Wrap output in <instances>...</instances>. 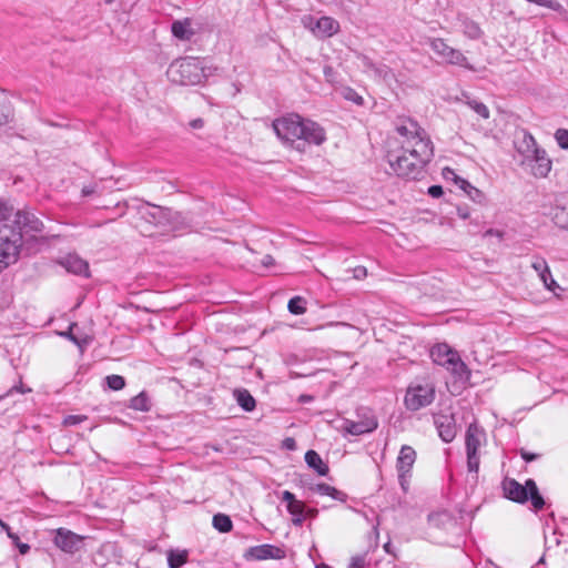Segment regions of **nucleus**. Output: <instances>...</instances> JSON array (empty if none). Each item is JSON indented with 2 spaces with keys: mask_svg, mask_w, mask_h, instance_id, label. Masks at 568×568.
Returning <instances> with one entry per match:
<instances>
[{
  "mask_svg": "<svg viewBox=\"0 0 568 568\" xmlns=\"http://www.w3.org/2000/svg\"><path fill=\"white\" fill-rule=\"evenodd\" d=\"M396 132L398 145L388 150L387 161L398 176L417 180L434 155L433 143L425 129L412 119L397 124Z\"/></svg>",
  "mask_w": 568,
  "mask_h": 568,
  "instance_id": "f257e3e1",
  "label": "nucleus"
},
{
  "mask_svg": "<svg viewBox=\"0 0 568 568\" xmlns=\"http://www.w3.org/2000/svg\"><path fill=\"white\" fill-rule=\"evenodd\" d=\"M276 135L300 152L306 145H321L326 140L325 130L316 122L298 114H288L273 123Z\"/></svg>",
  "mask_w": 568,
  "mask_h": 568,
  "instance_id": "f03ea898",
  "label": "nucleus"
},
{
  "mask_svg": "<svg viewBox=\"0 0 568 568\" xmlns=\"http://www.w3.org/2000/svg\"><path fill=\"white\" fill-rule=\"evenodd\" d=\"M519 166L536 179L547 178L552 162L545 149L540 148L534 135L523 130L514 141Z\"/></svg>",
  "mask_w": 568,
  "mask_h": 568,
  "instance_id": "7ed1b4c3",
  "label": "nucleus"
},
{
  "mask_svg": "<svg viewBox=\"0 0 568 568\" xmlns=\"http://www.w3.org/2000/svg\"><path fill=\"white\" fill-rule=\"evenodd\" d=\"M215 68L205 59L185 57L173 61L168 69L171 82L180 85H197L211 77Z\"/></svg>",
  "mask_w": 568,
  "mask_h": 568,
  "instance_id": "20e7f679",
  "label": "nucleus"
},
{
  "mask_svg": "<svg viewBox=\"0 0 568 568\" xmlns=\"http://www.w3.org/2000/svg\"><path fill=\"white\" fill-rule=\"evenodd\" d=\"M0 221H7L12 229L22 233H39L43 223L31 212L16 209L14 205L4 199H0Z\"/></svg>",
  "mask_w": 568,
  "mask_h": 568,
  "instance_id": "39448f33",
  "label": "nucleus"
},
{
  "mask_svg": "<svg viewBox=\"0 0 568 568\" xmlns=\"http://www.w3.org/2000/svg\"><path fill=\"white\" fill-rule=\"evenodd\" d=\"M503 489L506 498L519 504H525L527 500H530L536 510L541 509L545 505V500L539 494L534 479H527L525 485H521L515 479H506L503 483Z\"/></svg>",
  "mask_w": 568,
  "mask_h": 568,
  "instance_id": "423d86ee",
  "label": "nucleus"
},
{
  "mask_svg": "<svg viewBox=\"0 0 568 568\" xmlns=\"http://www.w3.org/2000/svg\"><path fill=\"white\" fill-rule=\"evenodd\" d=\"M430 357L435 364L446 367L459 381L469 378L466 364L448 344L442 343L432 347Z\"/></svg>",
  "mask_w": 568,
  "mask_h": 568,
  "instance_id": "0eeeda50",
  "label": "nucleus"
},
{
  "mask_svg": "<svg viewBox=\"0 0 568 568\" xmlns=\"http://www.w3.org/2000/svg\"><path fill=\"white\" fill-rule=\"evenodd\" d=\"M22 236L7 221H0V264L3 270L18 260Z\"/></svg>",
  "mask_w": 568,
  "mask_h": 568,
  "instance_id": "6e6552de",
  "label": "nucleus"
},
{
  "mask_svg": "<svg viewBox=\"0 0 568 568\" xmlns=\"http://www.w3.org/2000/svg\"><path fill=\"white\" fill-rule=\"evenodd\" d=\"M435 398V388L430 384H413L405 395V406L408 410L416 412L433 403Z\"/></svg>",
  "mask_w": 568,
  "mask_h": 568,
  "instance_id": "1a4fd4ad",
  "label": "nucleus"
},
{
  "mask_svg": "<svg viewBox=\"0 0 568 568\" xmlns=\"http://www.w3.org/2000/svg\"><path fill=\"white\" fill-rule=\"evenodd\" d=\"M485 439V432L475 423L470 424L466 430L465 444L467 453V468L470 473H477L479 469L478 448Z\"/></svg>",
  "mask_w": 568,
  "mask_h": 568,
  "instance_id": "9d476101",
  "label": "nucleus"
},
{
  "mask_svg": "<svg viewBox=\"0 0 568 568\" xmlns=\"http://www.w3.org/2000/svg\"><path fill=\"white\" fill-rule=\"evenodd\" d=\"M428 45L434 51V53L442 59L443 62L458 65L468 70H474L473 65L469 63L464 53L448 45L444 39L432 38L428 41Z\"/></svg>",
  "mask_w": 568,
  "mask_h": 568,
  "instance_id": "9b49d317",
  "label": "nucleus"
},
{
  "mask_svg": "<svg viewBox=\"0 0 568 568\" xmlns=\"http://www.w3.org/2000/svg\"><path fill=\"white\" fill-rule=\"evenodd\" d=\"M358 420L344 419L342 423V430L352 436H359L374 432L378 422L375 415L366 408L357 412Z\"/></svg>",
  "mask_w": 568,
  "mask_h": 568,
  "instance_id": "f8f14e48",
  "label": "nucleus"
},
{
  "mask_svg": "<svg viewBox=\"0 0 568 568\" xmlns=\"http://www.w3.org/2000/svg\"><path fill=\"white\" fill-rule=\"evenodd\" d=\"M303 24L317 38H331L339 31L338 21L326 16L321 18L307 16L303 19Z\"/></svg>",
  "mask_w": 568,
  "mask_h": 568,
  "instance_id": "ddd939ff",
  "label": "nucleus"
},
{
  "mask_svg": "<svg viewBox=\"0 0 568 568\" xmlns=\"http://www.w3.org/2000/svg\"><path fill=\"white\" fill-rule=\"evenodd\" d=\"M548 215L558 227L568 231V195H556Z\"/></svg>",
  "mask_w": 568,
  "mask_h": 568,
  "instance_id": "4468645a",
  "label": "nucleus"
},
{
  "mask_svg": "<svg viewBox=\"0 0 568 568\" xmlns=\"http://www.w3.org/2000/svg\"><path fill=\"white\" fill-rule=\"evenodd\" d=\"M54 545L64 552L74 554L82 546V537L71 530L59 528L54 537Z\"/></svg>",
  "mask_w": 568,
  "mask_h": 568,
  "instance_id": "2eb2a0df",
  "label": "nucleus"
},
{
  "mask_svg": "<svg viewBox=\"0 0 568 568\" xmlns=\"http://www.w3.org/2000/svg\"><path fill=\"white\" fill-rule=\"evenodd\" d=\"M281 500L286 504V509L292 516L294 526H302L305 520V505L303 501L296 499L295 495L288 490H284Z\"/></svg>",
  "mask_w": 568,
  "mask_h": 568,
  "instance_id": "dca6fc26",
  "label": "nucleus"
},
{
  "mask_svg": "<svg viewBox=\"0 0 568 568\" xmlns=\"http://www.w3.org/2000/svg\"><path fill=\"white\" fill-rule=\"evenodd\" d=\"M245 557L253 560L282 559L285 551L277 546L264 544L248 548Z\"/></svg>",
  "mask_w": 568,
  "mask_h": 568,
  "instance_id": "f3484780",
  "label": "nucleus"
},
{
  "mask_svg": "<svg viewBox=\"0 0 568 568\" xmlns=\"http://www.w3.org/2000/svg\"><path fill=\"white\" fill-rule=\"evenodd\" d=\"M444 176L446 179H453L455 183L474 201L477 203H481L485 199L484 193L477 187L473 186L468 181L463 178H459L453 170L446 169L444 171Z\"/></svg>",
  "mask_w": 568,
  "mask_h": 568,
  "instance_id": "a211bd4d",
  "label": "nucleus"
},
{
  "mask_svg": "<svg viewBox=\"0 0 568 568\" xmlns=\"http://www.w3.org/2000/svg\"><path fill=\"white\" fill-rule=\"evenodd\" d=\"M60 265L63 266L69 273L75 275H88L89 264L77 254H68L60 260Z\"/></svg>",
  "mask_w": 568,
  "mask_h": 568,
  "instance_id": "6ab92c4d",
  "label": "nucleus"
},
{
  "mask_svg": "<svg viewBox=\"0 0 568 568\" xmlns=\"http://www.w3.org/2000/svg\"><path fill=\"white\" fill-rule=\"evenodd\" d=\"M193 24V20L190 18L175 20L171 26L172 34L181 41H190L195 34Z\"/></svg>",
  "mask_w": 568,
  "mask_h": 568,
  "instance_id": "aec40b11",
  "label": "nucleus"
},
{
  "mask_svg": "<svg viewBox=\"0 0 568 568\" xmlns=\"http://www.w3.org/2000/svg\"><path fill=\"white\" fill-rule=\"evenodd\" d=\"M439 437L445 443H450L456 436V427L452 417L439 416L435 419Z\"/></svg>",
  "mask_w": 568,
  "mask_h": 568,
  "instance_id": "412c9836",
  "label": "nucleus"
},
{
  "mask_svg": "<svg viewBox=\"0 0 568 568\" xmlns=\"http://www.w3.org/2000/svg\"><path fill=\"white\" fill-rule=\"evenodd\" d=\"M416 462V452L412 446L404 445L399 450L396 462L397 471H410Z\"/></svg>",
  "mask_w": 568,
  "mask_h": 568,
  "instance_id": "4be33fe9",
  "label": "nucleus"
},
{
  "mask_svg": "<svg viewBox=\"0 0 568 568\" xmlns=\"http://www.w3.org/2000/svg\"><path fill=\"white\" fill-rule=\"evenodd\" d=\"M305 463L320 476H326L329 471L327 464H325L320 454L313 449H310L305 453Z\"/></svg>",
  "mask_w": 568,
  "mask_h": 568,
  "instance_id": "5701e85b",
  "label": "nucleus"
},
{
  "mask_svg": "<svg viewBox=\"0 0 568 568\" xmlns=\"http://www.w3.org/2000/svg\"><path fill=\"white\" fill-rule=\"evenodd\" d=\"M428 524L435 528L446 529L454 524V519L448 511L440 510L428 515Z\"/></svg>",
  "mask_w": 568,
  "mask_h": 568,
  "instance_id": "b1692460",
  "label": "nucleus"
},
{
  "mask_svg": "<svg viewBox=\"0 0 568 568\" xmlns=\"http://www.w3.org/2000/svg\"><path fill=\"white\" fill-rule=\"evenodd\" d=\"M311 490L322 496H329L335 500L344 501L346 499L345 493L325 483L316 484L311 487Z\"/></svg>",
  "mask_w": 568,
  "mask_h": 568,
  "instance_id": "393cba45",
  "label": "nucleus"
},
{
  "mask_svg": "<svg viewBox=\"0 0 568 568\" xmlns=\"http://www.w3.org/2000/svg\"><path fill=\"white\" fill-rule=\"evenodd\" d=\"M234 397H235L237 404L245 412H252L255 408L256 402L247 389H244V388L235 389Z\"/></svg>",
  "mask_w": 568,
  "mask_h": 568,
  "instance_id": "a878e982",
  "label": "nucleus"
},
{
  "mask_svg": "<svg viewBox=\"0 0 568 568\" xmlns=\"http://www.w3.org/2000/svg\"><path fill=\"white\" fill-rule=\"evenodd\" d=\"M213 527L220 532H229L232 530L233 524L231 518L224 514H216L212 520Z\"/></svg>",
  "mask_w": 568,
  "mask_h": 568,
  "instance_id": "bb28decb",
  "label": "nucleus"
},
{
  "mask_svg": "<svg viewBox=\"0 0 568 568\" xmlns=\"http://www.w3.org/2000/svg\"><path fill=\"white\" fill-rule=\"evenodd\" d=\"M287 308L293 315H302L306 312V300L302 296H294L288 301Z\"/></svg>",
  "mask_w": 568,
  "mask_h": 568,
  "instance_id": "cd10ccee",
  "label": "nucleus"
},
{
  "mask_svg": "<svg viewBox=\"0 0 568 568\" xmlns=\"http://www.w3.org/2000/svg\"><path fill=\"white\" fill-rule=\"evenodd\" d=\"M130 407L140 412H148L150 409L149 397L145 393H140L130 400Z\"/></svg>",
  "mask_w": 568,
  "mask_h": 568,
  "instance_id": "c85d7f7f",
  "label": "nucleus"
},
{
  "mask_svg": "<svg viewBox=\"0 0 568 568\" xmlns=\"http://www.w3.org/2000/svg\"><path fill=\"white\" fill-rule=\"evenodd\" d=\"M467 105L474 110L479 116H481L483 119H488L489 118V110L487 108L486 104H484L483 102L480 101H477L475 99H469L467 100Z\"/></svg>",
  "mask_w": 568,
  "mask_h": 568,
  "instance_id": "c756f323",
  "label": "nucleus"
},
{
  "mask_svg": "<svg viewBox=\"0 0 568 568\" xmlns=\"http://www.w3.org/2000/svg\"><path fill=\"white\" fill-rule=\"evenodd\" d=\"M464 27V33L470 39H478L481 34V30L479 26L470 20H466L463 23Z\"/></svg>",
  "mask_w": 568,
  "mask_h": 568,
  "instance_id": "7c9ffc66",
  "label": "nucleus"
},
{
  "mask_svg": "<svg viewBox=\"0 0 568 568\" xmlns=\"http://www.w3.org/2000/svg\"><path fill=\"white\" fill-rule=\"evenodd\" d=\"M105 382L108 387L113 390H120L125 386V381L121 375H109L105 377Z\"/></svg>",
  "mask_w": 568,
  "mask_h": 568,
  "instance_id": "2f4dec72",
  "label": "nucleus"
},
{
  "mask_svg": "<svg viewBox=\"0 0 568 568\" xmlns=\"http://www.w3.org/2000/svg\"><path fill=\"white\" fill-rule=\"evenodd\" d=\"M344 99L354 102L357 105L364 104V99L352 88H344L342 91Z\"/></svg>",
  "mask_w": 568,
  "mask_h": 568,
  "instance_id": "473e14b6",
  "label": "nucleus"
},
{
  "mask_svg": "<svg viewBox=\"0 0 568 568\" xmlns=\"http://www.w3.org/2000/svg\"><path fill=\"white\" fill-rule=\"evenodd\" d=\"M531 267L536 271L538 276L541 273H546L547 275H549V266L544 257H540V256L534 257V260L531 262Z\"/></svg>",
  "mask_w": 568,
  "mask_h": 568,
  "instance_id": "72a5a7b5",
  "label": "nucleus"
},
{
  "mask_svg": "<svg viewBox=\"0 0 568 568\" xmlns=\"http://www.w3.org/2000/svg\"><path fill=\"white\" fill-rule=\"evenodd\" d=\"M170 568H179L186 561L185 554H175L171 551L168 557Z\"/></svg>",
  "mask_w": 568,
  "mask_h": 568,
  "instance_id": "f704fd0d",
  "label": "nucleus"
},
{
  "mask_svg": "<svg viewBox=\"0 0 568 568\" xmlns=\"http://www.w3.org/2000/svg\"><path fill=\"white\" fill-rule=\"evenodd\" d=\"M555 139L557 144L564 149L568 150V130L567 129H558L555 132Z\"/></svg>",
  "mask_w": 568,
  "mask_h": 568,
  "instance_id": "c9c22d12",
  "label": "nucleus"
},
{
  "mask_svg": "<svg viewBox=\"0 0 568 568\" xmlns=\"http://www.w3.org/2000/svg\"><path fill=\"white\" fill-rule=\"evenodd\" d=\"M398 473V483L403 491H407L409 488V481H410V471H397Z\"/></svg>",
  "mask_w": 568,
  "mask_h": 568,
  "instance_id": "e433bc0d",
  "label": "nucleus"
},
{
  "mask_svg": "<svg viewBox=\"0 0 568 568\" xmlns=\"http://www.w3.org/2000/svg\"><path fill=\"white\" fill-rule=\"evenodd\" d=\"M87 418L88 417L85 415H68L63 419V425L64 426H74V425H78V424L87 420Z\"/></svg>",
  "mask_w": 568,
  "mask_h": 568,
  "instance_id": "4c0bfd02",
  "label": "nucleus"
},
{
  "mask_svg": "<svg viewBox=\"0 0 568 568\" xmlns=\"http://www.w3.org/2000/svg\"><path fill=\"white\" fill-rule=\"evenodd\" d=\"M539 278L541 280V282L544 283L545 287L548 288L549 291H554L555 287L557 286V283L556 281L552 278V275H551V272L549 271V275H547L546 273H541L539 275Z\"/></svg>",
  "mask_w": 568,
  "mask_h": 568,
  "instance_id": "58836bf2",
  "label": "nucleus"
},
{
  "mask_svg": "<svg viewBox=\"0 0 568 568\" xmlns=\"http://www.w3.org/2000/svg\"><path fill=\"white\" fill-rule=\"evenodd\" d=\"M366 565L365 556H355L351 559L348 568H364Z\"/></svg>",
  "mask_w": 568,
  "mask_h": 568,
  "instance_id": "ea45409f",
  "label": "nucleus"
},
{
  "mask_svg": "<svg viewBox=\"0 0 568 568\" xmlns=\"http://www.w3.org/2000/svg\"><path fill=\"white\" fill-rule=\"evenodd\" d=\"M0 527L7 532L8 537L13 541L14 545H17L18 541H20L18 535L11 531L8 524L0 520Z\"/></svg>",
  "mask_w": 568,
  "mask_h": 568,
  "instance_id": "a19ab883",
  "label": "nucleus"
},
{
  "mask_svg": "<svg viewBox=\"0 0 568 568\" xmlns=\"http://www.w3.org/2000/svg\"><path fill=\"white\" fill-rule=\"evenodd\" d=\"M428 194L432 197L438 199L444 194L443 187L440 185H432L428 187Z\"/></svg>",
  "mask_w": 568,
  "mask_h": 568,
  "instance_id": "79ce46f5",
  "label": "nucleus"
},
{
  "mask_svg": "<svg viewBox=\"0 0 568 568\" xmlns=\"http://www.w3.org/2000/svg\"><path fill=\"white\" fill-rule=\"evenodd\" d=\"M63 335L67 336L69 339H71L80 348H83V346L87 345V341L85 339L80 341L71 332L63 333Z\"/></svg>",
  "mask_w": 568,
  "mask_h": 568,
  "instance_id": "37998d69",
  "label": "nucleus"
},
{
  "mask_svg": "<svg viewBox=\"0 0 568 568\" xmlns=\"http://www.w3.org/2000/svg\"><path fill=\"white\" fill-rule=\"evenodd\" d=\"M283 447L287 450H295L296 449V442L292 437H287L283 440Z\"/></svg>",
  "mask_w": 568,
  "mask_h": 568,
  "instance_id": "c03bdc74",
  "label": "nucleus"
},
{
  "mask_svg": "<svg viewBox=\"0 0 568 568\" xmlns=\"http://www.w3.org/2000/svg\"><path fill=\"white\" fill-rule=\"evenodd\" d=\"M261 264L265 267V268H270L271 266H274L275 265V260L272 255H265L263 256V258L261 260Z\"/></svg>",
  "mask_w": 568,
  "mask_h": 568,
  "instance_id": "a18cd8bd",
  "label": "nucleus"
},
{
  "mask_svg": "<svg viewBox=\"0 0 568 568\" xmlns=\"http://www.w3.org/2000/svg\"><path fill=\"white\" fill-rule=\"evenodd\" d=\"M520 455H521V458L527 463L532 462V460L537 459V457H538V455L529 453V452H525V450H521Z\"/></svg>",
  "mask_w": 568,
  "mask_h": 568,
  "instance_id": "49530a36",
  "label": "nucleus"
},
{
  "mask_svg": "<svg viewBox=\"0 0 568 568\" xmlns=\"http://www.w3.org/2000/svg\"><path fill=\"white\" fill-rule=\"evenodd\" d=\"M95 192V185H85L82 187V196H89Z\"/></svg>",
  "mask_w": 568,
  "mask_h": 568,
  "instance_id": "de8ad7c7",
  "label": "nucleus"
},
{
  "mask_svg": "<svg viewBox=\"0 0 568 568\" xmlns=\"http://www.w3.org/2000/svg\"><path fill=\"white\" fill-rule=\"evenodd\" d=\"M16 546L19 548L21 555H26L30 550V546L21 541H18Z\"/></svg>",
  "mask_w": 568,
  "mask_h": 568,
  "instance_id": "09e8293b",
  "label": "nucleus"
},
{
  "mask_svg": "<svg viewBox=\"0 0 568 568\" xmlns=\"http://www.w3.org/2000/svg\"><path fill=\"white\" fill-rule=\"evenodd\" d=\"M317 514H318V510L315 508H308V509L305 508V518L306 517L315 518L317 516Z\"/></svg>",
  "mask_w": 568,
  "mask_h": 568,
  "instance_id": "8fccbe9b",
  "label": "nucleus"
},
{
  "mask_svg": "<svg viewBox=\"0 0 568 568\" xmlns=\"http://www.w3.org/2000/svg\"><path fill=\"white\" fill-rule=\"evenodd\" d=\"M457 212H458V216L462 217L463 220H466L469 217V212L467 209L458 207Z\"/></svg>",
  "mask_w": 568,
  "mask_h": 568,
  "instance_id": "3c124183",
  "label": "nucleus"
},
{
  "mask_svg": "<svg viewBox=\"0 0 568 568\" xmlns=\"http://www.w3.org/2000/svg\"><path fill=\"white\" fill-rule=\"evenodd\" d=\"M190 124L193 129H201L203 126L204 122L202 119H195Z\"/></svg>",
  "mask_w": 568,
  "mask_h": 568,
  "instance_id": "603ef678",
  "label": "nucleus"
},
{
  "mask_svg": "<svg viewBox=\"0 0 568 568\" xmlns=\"http://www.w3.org/2000/svg\"><path fill=\"white\" fill-rule=\"evenodd\" d=\"M365 275H366V270L365 268L356 270V277L365 276Z\"/></svg>",
  "mask_w": 568,
  "mask_h": 568,
  "instance_id": "864d4df0",
  "label": "nucleus"
},
{
  "mask_svg": "<svg viewBox=\"0 0 568 568\" xmlns=\"http://www.w3.org/2000/svg\"><path fill=\"white\" fill-rule=\"evenodd\" d=\"M338 325H345V323H341V322H331L327 324V326H338Z\"/></svg>",
  "mask_w": 568,
  "mask_h": 568,
  "instance_id": "5fc2aeb1",
  "label": "nucleus"
},
{
  "mask_svg": "<svg viewBox=\"0 0 568 568\" xmlns=\"http://www.w3.org/2000/svg\"><path fill=\"white\" fill-rule=\"evenodd\" d=\"M13 389L19 390L20 393H23V392H24L23 389H20V388H18V387H13V388L10 390V393H11Z\"/></svg>",
  "mask_w": 568,
  "mask_h": 568,
  "instance_id": "6e6d98bb",
  "label": "nucleus"
},
{
  "mask_svg": "<svg viewBox=\"0 0 568 568\" xmlns=\"http://www.w3.org/2000/svg\"><path fill=\"white\" fill-rule=\"evenodd\" d=\"M317 568H331V567H328L326 565H321V566H317Z\"/></svg>",
  "mask_w": 568,
  "mask_h": 568,
  "instance_id": "4d7b16f0",
  "label": "nucleus"
},
{
  "mask_svg": "<svg viewBox=\"0 0 568 568\" xmlns=\"http://www.w3.org/2000/svg\"><path fill=\"white\" fill-rule=\"evenodd\" d=\"M2 398V396H0V399Z\"/></svg>",
  "mask_w": 568,
  "mask_h": 568,
  "instance_id": "13d9d810",
  "label": "nucleus"
}]
</instances>
